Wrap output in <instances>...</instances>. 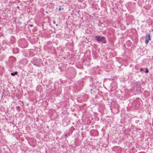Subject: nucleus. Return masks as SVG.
<instances>
[{"mask_svg":"<svg viewBox=\"0 0 153 153\" xmlns=\"http://www.w3.org/2000/svg\"><path fill=\"white\" fill-rule=\"evenodd\" d=\"M33 64L37 66H39L42 63V61L39 59H33Z\"/></svg>","mask_w":153,"mask_h":153,"instance_id":"1","label":"nucleus"},{"mask_svg":"<svg viewBox=\"0 0 153 153\" xmlns=\"http://www.w3.org/2000/svg\"><path fill=\"white\" fill-rule=\"evenodd\" d=\"M105 37L104 36L100 37L99 36H97L95 37L96 40L98 43H100V42L103 41V40H105Z\"/></svg>","mask_w":153,"mask_h":153,"instance_id":"2","label":"nucleus"},{"mask_svg":"<svg viewBox=\"0 0 153 153\" xmlns=\"http://www.w3.org/2000/svg\"><path fill=\"white\" fill-rule=\"evenodd\" d=\"M145 44L147 45L149 42V41L150 40H151V39L150 36V35L149 34H147L145 36Z\"/></svg>","mask_w":153,"mask_h":153,"instance_id":"3","label":"nucleus"},{"mask_svg":"<svg viewBox=\"0 0 153 153\" xmlns=\"http://www.w3.org/2000/svg\"><path fill=\"white\" fill-rule=\"evenodd\" d=\"M140 86V84L139 82H136L134 83V88H139Z\"/></svg>","mask_w":153,"mask_h":153,"instance_id":"4","label":"nucleus"},{"mask_svg":"<svg viewBox=\"0 0 153 153\" xmlns=\"http://www.w3.org/2000/svg\"><path fill=\"white\" fill-rule=\"evenodd\" d=\"M17 74H18L17 72L16 71H15L14 73H11L10 74L12 76H14L15 75H17Z\"/></svg>","mask_w":153,"mask_h":153,"instance_id":"5","label":"nucleus"},{"mask_svg":"<svg viewBox=\"0 0 153 153\" xmlns=\"http://www.w3.org/2000/svg\"><path fill=\"white\" fill-rule=\"evenodd\" d=\"M16 109L18 111H19L20 110V107L19 106H17L16 107Z\"/></svg>","mask_w":153,"mask_h":153,"instance_id":"6","label":"nucleus"},{"mask_svg":"<svg viewBox=\"0 0 153 153\" xmlns=\"http://www.w3.org/2000/svg\"><path fill=\"white\" fill-rule=\"evenodd\" d=\"M58 91H59V92L58 93V94H59V93H61V89L60 88H58Z\"/></svg>","mask_w":153,"mask_h":153,"instance_id":"7","label":"nucleus"},{"mask_svg":"<svg viewBox=\"0 0 153 153\" xmlns=\"http://www.w3.org/2000/svg\"><path fill=\"white\" fill-rule=\"evenodd\" d=\"M149 70H148V69L147 68H146V70L145 71V73H148L149 72Z\"/></svg>","mask_w":153,"mask_h":153,"instance_id":"8","label":"nucleus"},{"mask_svg":"<svg viewBox=\"0 0 153 153\" xmlns=\"http://www.w3.org/2000/svg\"><path fill=\"white\" fill-rule=\"evenodd\" d=\"M68 136V134H65V137H67Z\"/></svg>","mask_w":153,"mask_h":153,"instance_id":"9","label":"nucleus"},{"mask_svg":"<svg viewBox=\"0 0 153 153\" xmlns=\"http://www.w3.org/2000/svg\"><path fill=\"white\" fill-rule=\"evenodd\" d=\"M28 26H30V27H32L33 26V25H28Z\"/></svg>","mask_w":153,"mask_h":153,"instance_id":"10","label":"nucleus"},{"mask_svg":"<svg viewBox=\"0 0 153 153\" xmlns=\"http://www.w3.org/2000/svg\"><path fill=\"white\" fill-rule=\"evenodd\" d=\"M103 43H105L106 42H105V40H103V41H102Z\"/></svg>","mask_w":153,"mask_h":153,"instance_id":"11","label":"nucleus"},{"mask_svg":"<svg viewBox=\"0 0 153 153\" xmlns=\"http://www.w3.org/2000/svg\"><path fill=\"white\" fill-rule=\"evenodd\" d=\"M53 24H56V22L55 21H53Z\"/></svg>","mask_w":153,"mask_h":153,"instance_id":"12","label":"nucleus"},{"mask_svg":"<svg viewBox=\"0 0 153 153\" xmlns=\"http://www.w3.org/2000/svg\"><path fill=\"white\" fill-rule=\"evenodd\" d=\"M143 69H142V68H141L140 69V71L141 72H142V71H143Z\"/></svg>","mask_w":153,"mask_h":153,"instance_id":"13","label":"nucleus"},{"mask_svg":"<svg viewBox=\"0 0 153 153\" xmlns=\"http://www.w3.org/2000/svg\"><path fill=\"white\" fill-rule=\"evenodd\" d=\"M59 10L60 11L61 10V8L60 7H59Z\"/></svg>","mask_w":153,"mask_h":153,"instance_id":"14","label":"nucleus"},{"mask_svg":"<svg viewBox=\"0 0 153 153\" xmlns=\"http://www.w3.org/2000/svg\"><path fill=\"white\" fill-rule=\"evenodd\" d=\"M17 8H19V6H17Z\"/></svg>","mask_w":153,"mask_h":153,"instance_id":"15","label":"nucleus"},{"mask_svg":"<svg viewBox=\"0 0 153 153\" xmlns=\"http://www.w3.org/2000/svg\"><path fill=\"white\" fill-rule=\"evenodd\" d=\"M46 12V13H48V11H46V12Z\"/></svg>","mask_w":153,"mask_h":153,"instance_id":"16","label":"nucleus"},{"mask_svg":"<svg viewBox=\"0 0 153 153\" xmlns=\"http://www.w3.org/2000/svg\"><path fill=\"white\" fill-rule=\"evenodd\" d=\"M63 9H64V8H62V10H63Z\"/></svg>","mask_w":153,"mask_h":153,"instance_id":"17","label":"nucleus"}]
</instances>
